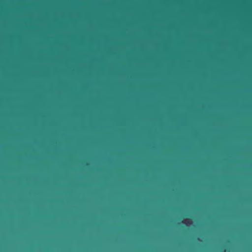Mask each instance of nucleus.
<instances>
[{
    "mask_svg": "<svg viewBox=\"0 0 252 252\" xmlns=\"http://www.w3.org/2000/svg\"><path fill=\"white\" fill-rule=\"evenodd\" d=\"M223 252H225V250H224Z\"/></svg>",
    "mask_w": 252,
    "mask_h": 252,
    "instance_id": "1",
    "label": "nucleus"
}]
</instances>
